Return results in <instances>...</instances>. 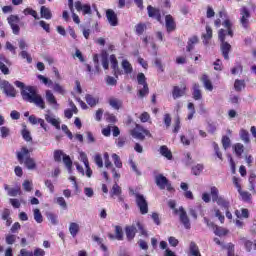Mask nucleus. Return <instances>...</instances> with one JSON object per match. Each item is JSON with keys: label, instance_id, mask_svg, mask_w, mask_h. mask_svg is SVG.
Wrapping results in <instances>:
<instances>
[{"label": "nucleus", "instance_id": "nucleus-1", "mask_svg": "<svg viewBox=\"0 0 256 256\" xmlns=\"http://www.w3.org/2000/svg\"><path fill=\"white\" fill-rule=\"evenodd\" d=\"M14 85L18 87V89H20L23 101H27L28 103H34L36 107H40V109H45V100H43V97L37 91V87L27 86L21 81H15Z\"/></svg>", "mask_w": 256, "mask_h": 256}, {"label": "nucleus", "instance_id": "nucleus-2", "mask_svg": "<svg viewBox=\"0 0 256 256\" xmlns=\"http://www.w3.org/2000/svg\"><path fill=\"white\" fill-rule=\"evenodd\" d=\"M225 29H220L218 32V39L221 41V52L224 57L228 61L229 59V51H231V44L225 42V37L229 35V37H233V24L230 20H225L222 23Z\"/></svg>", "mask_w": 256, "mask_h": 256}, {"label": "nucleus", "instance_id": "nucleus-3", "mask_svg": "<svg viewBox=\"0 0 256 256\" xmlns=\"http://www.w3.org/2000/svg\"><path fill=\"white\" fill-rule=\"evenodd\" d=\"M17 159L19 163H24L25 167L30 171L37 168V163H35V159L29 156V149L27 147H23L20 152H17Z\"/></svg>", "mask_w": 256, "mask_h": 256}, {"label": "nucleus", "instance_id": "nucleus-4", "mask_svg": "<svg viewBox=\"0 0 256 256\" xmlns=\"http://www.w3.org/2000/svg\"><path fill=\"white\" fill-rule=\"evenodd\" d=\"M137 82H138V97L139 99H144L149 95V85L147 84V78L145 74L139 73L137 75Z\"/></svg>", "mask_w": 256, "mask_h": 256}, {"label": "nucleus", "instance_id": "nucleus-5", "mask_svg": "<svg viewBox=\"0 0 256 256\" xmlns=\"http://www.w3.org/2000/svg\"><path fill=\"white\" fill-rule=\"evenodd\" d=\"M133 125L135 126V128L131 129L129 133L134 139H139L140 141H143V139H145V135L147 137H151V132H149V130L142 128L141 125L137 123H133Z\"/></svg>", "mask_w": 256, "mask_h": 256}, {"label": "nucleus", "instance_id": "nucleus-6", "mask_svg": "<svg viewBox=\"0 0 256 256\" xmlns=\"http://www.w3.org/2000/svg\"><path fill=\"white\" fill-rule=\"evenodd\" d=\"M210 194L212 196V201L217 203L220 207L224 209H229V202L225 200L222 196H219V189L215 186L210 188Z\"/></svg>", "mask_w": 256, "mask_h": 256}, {"label": "nucleus", "instance_id": "nucleus-7", "mask_svg": "<svg viewBox=\"0 0 256 256\" xmlns=\"http://www.w3.org/2000/svg\"><path fill=\"white\" fill-rule=\"evenodd\" d=\"M0 89L7 97H17V90L7 80L0 81Z\"/></svg>", "mask_w": 256, "mask_h": 256}, {"label": "nucleus", "instance_id": "nucleus-8", "mask_svg": "<svg viewBox=\"0 0 256 256\" xmlns=\"http://www.w3.org/2000/svg\"><path fill=\"white\" fill-rule=\"evenodd\" d=\"M136 197V205L138 209H140L141 215H147L149 213V205L147 204V200L145 196L141 194H135Z\"/></svg>", "mask_w": 256, "mask_h": 256}, {"label": "nucleus", "instance_id": "nucleus-9", "mask_svg": "<svg viewBox=\"0 0 256 256\" xmlns=\"http://www.w3.org/2000/svg\"><path fill=\"white\" fill-rule=\"evenodd\" d=\"M156 185L159 187V189H167V191H173L171 182H169L167 177L163 176V174L156 176Z\"/></svg>", "mask_w": 256, "mask_h": 256}, {"label": "nucleus", "instance_id": "nucleus-10", "mask_svg": "<svg viewBox=\"0 0 256 256\" xmlns=\"http://www.w3.org/2000/svg\"><path fill=\"white\" fill-rule=\"evenodd\" d=\"M179 213V219L180 223L186 228L191 229V220H189V216H187V211H185V208L181 206L178 210H176V213Z\"/></svg>", "mask_w": 256, "mask_h": 256}, {"label": "nucleus", "instance_id": "nucleus-11", "mask_svg": "<svg viewBox=\"0 0 256 256\" xmlns=\"http://www.w3.org/2000/svg\"><path fill=\"white\" fill-rule=\"evenodd\" d=\"M7 21L14 35H19V31H21V28H19V21H21V19L17 15H10L7 18Z\"/></svg>", "mask_w": 256, "mask_h": 256}, {"label": "nucleus", "instance_id": "nucleus-12", "mask_svg": "<svg viewBox=\"0 0 256 256\" xmlns=\"http://www.w3.org/2000/svg\"><path fill=\"white\" fill-rule=\"evenodd\" d=\"M76 11L82 12V15H91L93 10L91 9V4H82L81 1H76L74 3Z\"/></svg>", "mask_w": 256, "mask_h": 256}, {"label": "nucleus", "instance_id": "nucleus-13", "mask_svg": "<svg viewBox=\"0 0 256 256\" xmlns=\"http://www.w3.org/2000/svg\"><path fill=\"white\" fill-rule=\"evenodd\" d=\"M79 160L82 161V163L85 165L86 177L91 179L93 170H91V167L89 166V159L87 158V154L85 152H79Z\"/></svg>", "mask_w": 256, "mask_h": 256}, {"label": "nucleus", "instance_id": "nucleus-14", "mask_svg": "<svg viewBox=\"0 0 256 256\" xmlns=\"http://www.w3.org/2000/svg\"><path fill=\"white\" fill-rule=\"evenodd\" d=\"M106 19L109 23V25H111V27H117V25H119V20L117 19V14L115 13V11L108 9L106 11Z\"/></svg>", "mask_w": 256, "mask_h": 256}, {"label": "nucleus", "instance_id": "nucleus-15", "mask_svg": "<svg viewBox=\"0 0 256 256\" xmlns=\"http://www.w3.org/2000/svg\"><path fill=\"white\" fill-rule=\"evenodd\" d=\"M45 99L47 103H49L52 107H59V103H57V98L51 90H46Z\"/></svg>", "mask_w": 256, "mask_h": 256}, {"label": "nucleus", "instance_id": "nucleus-16", "mask_svg": "<svg viewBox=\"0 0 256 256\" xmlns=\"http://www.w3.org/2000/svg\"><path fill=\"white\" fill-rule=\"evenodd\" d=\"M45 119L47 123H50V125H53L56 129H61V122L59 119L55 118V115L53 114H45Z\"/></svg>", "mask_w": 256, "mask_h": 256}, {"label": "nucleus", "instance_id": "nucleus-17", "mask_svg": "<svg viewBox=\"0 0 256 256\" xmlns=\"http://www.w3.org/2000/svg\"><path fill=\"white\" fill-rule=\"evenodd\" d=\"M7 65H9V59L5 58V56L3 55H0V71L4 75H9V68L7 67Z\"/></svg>", "mask_w": 256, "mask_h": 256}, {"label": "nucleus", "instance_id": "nucleus-18", "mask_svg": "<svg viewBox=\"0 0 256 256\" xmlns=\"http://www.w3.org/2000/svg\"><path fill=\"white\" fill-rule=\"evenodd\" d=\"M147 10H148L149 17H152L157 21H161V12L159 11V9L154 8L153 6H148Z\"/></svg>", "mask_w": 256, "mask_h": 256}, {"label": "nucleus", "instance_id": "nucleus-19", "mask_svg": "<svg viewBox=\"0 0 256 256\" xmlns=\"http://www.w3.org/2000/svg\"><path fill=\"white\" fill-rule=\"evenodd\" d=\"M187 87L185 85H182L181 87L175 86L172 92L173 99H179V97H183L185 95V90Z\"/></svg>", "mask_w": 256, "mask_h": 256}, {"label": "nucleus", "instance_id": "nucleus-20", "mask_svg": "<svg viewBox=\"0 0 256 256\" xmlns=\"http://www.w3.org/2000/svg\"><path fill=\"white\" fill-rule=\"evenodd\" d=\"M241 24L243 27H247L248 23H249V17H251V14L249 13V10H247V8L243 7L241 9Z\"/></svg>", "mask_w": 256, "mask_h": 256}, {"label": "nucleus", "instance_id": "nucleus-21", "mask_svg": "<svg viewBox=\"0 0 256 256\" xmlns=\"http://www.w3.org/2000/svg\"><path fill=\"white\" fill-rule=\"evenodd\" d=\"M165 23L168 32L175 31V20L173 19V16L166 15Z\"/></svg>", "mask_w": 256, "mask_h": 256}, {"label": "nucleus", "instance_id": "nucleus-22", "mask_svg": "<svg viewBox=\"0 0 256 256\" xmlns=\"http://www.w3.org/2000/svg\"><path fill=\"white\" fill-rule=\"evenodd\" d=\"M136 233H137V227H135V225L126 227V237L128 241H133V239H135Z\"/></svg>", "mask_w": 256, "mask_h": 256}, {"label": "nucleus", "instance_id": "nucleus-23", "mask_svg": "<svg viewBox=\"0 0 256 256\" xmlns=\"http://www.w3.org/2000/svg\"><path fill=\"white\" fill-rule=\"evenodd\" d=\"M199 43V38L197 36H192L188 39L186 51L191 52L195 49V46Z\"/></svg>", "mask_w": 256, "mask_h": 256}, {"label": "nucleus", "instance_id": "nucleus-24", "mask_svg": "<svg viewBox=\"0 0 256 256\" xmlns=\"http://www.w3.org/2000/svg\"><path fill=\"white\" fill-rule=\"evenodd\" d=\"M241 242L243 243L245 250L248 253H251L253 249H256V244H253V241L247 239V238H241Z\"/></svg>", "mask_w": 256, "mask_h": 256}, {"label": "nucleus", "instance_id": "nucleus-25", "mask_svg": "<svg viewBox=\"0 0 256 256\" xmlns=\"http://www.w3.org/2000/svg\"><path fill=\"white\" fill-rule=\"evenodd\" d=\"M235 215L238 219H249V210L247 208H241L235 211Z\"/></svg>", "mask_w": 256, "mask_h": 256}, {"label": "nucleus", "instance_id": "nucleus-26", "mask_svg": "<svg viewBox=\"0 0 256 256\" xmlns=\"http://www.w3.org/2000/svg\"><path fill=\"white\" fill-rule=\"evenodd\" d=\"M85 100H86V103H87L90 107H95V105H97V103H99V98L94 97V96L91 95V94H87V95L85 96Z\"/></svg>", "mask_w": 256, "mask_h": 256}, {"label": "nucleus", "instance_id": "nucleus-27", "mask_svg": "<svg viewBox=\"0 0 256 256\" xmlns=\"http://www.w3.org/2000/svg\"><path fill=\"white\" fill-rule=\"evenodd\" d=\"M201 81L207 91H213V83H211V80H209L207 75L204 74L201 78Z\"/></svg>", "mask_w": 256, "mask_h": 256}, {"label": "nucleus", "instance_id": "nucleus-28", "mask_svg": "<svg viewBox=\"0 0 256 256\" xmlns=\"http://www.w3.org/2000/svg\"><path fill=\"white\" fill-rule=\"evenodd\" d=\"M199 87V84L193 85V99H195V101H199L203 97V95L201 94V89Z\"/></svg>", "mask_w": 256, "mask_h": 256}, {"label": "nucleus", "instance_id": "nucleus-29", "mask_svg": "<svg viewBox=\"0 0 256 256\" xmlns=\"http://www.w3.org/2000/svg\"><path fill=\"white\" fill-rule=\"evenodd\" d=\"M160 154L163 157H166V159H168V160L173 159V154L171 153V150H169V148H167V146L160 147Z\"/></svg>", "mask_w": 256, "mask_h": 256}, {"label": "nucleus", "instance_id": "nucleus-30", "mask_svg": "<svg viewBox=\"0 0 256 256\" xmlns=\"http://www.w3.org/2000/svg\"><path fill=\"white\" fill-rule=\"evenodd\" d=\"M203 37H204V41H203L204 45H208L209 40H211L213 37V30L209 26H206V33L203 34Z\"/></svg>", "mask_w": 256, "mask_h": 256}, {"label": "nucleus", "instance_id": "nucleus-31", "mask_svg": "<svg viewBox=\"0 0 256 256\" xmlns=\"http://www.w3.org/2000/svg\"><path fill=\"white\" fill-rule=\"evenodd\" d=\"M40 14H41V17H43V19H51V17H53L51 10L45 6H42L40 8Z\"/></svg>", "mask_w": 256, "mask_h": 256}, {"label": "nucleus", "instance_id": "nucleus-32", "mask_svg": "<svg viewBox=\"0 0 256 256\" xmlns=\"http://www.w3.org/2000/svg\"><path fill=\"white\" fill-rule=\"evenodd\" d=\"M189 256H201V252H199V247L195 242L190 243V252Z\"/></svg>", "mask_w": 256, "mask_h": 256}, {"label": "nucleus", "instance_id": "nucleus-33", "mask_svg": "<svg viewBox=\"0 0 256 256\" xmlns=\"http://www.w3.org/2000/svg\"><path fill=\"white\" fill-rule=\"evenodd\" d=\"M46 217L52 225H57L59 223L57 214H54L53 212H47Z\"/></svg>", "mask_w": 256, "mask_h": 256}, {"label": "nucleus", "instance_id": "nucleus-34", "mask_svg": "<svg viewBox=\"0 0 256 256\" xmlns=\"http://www.w3.org/2000/svg\"><path fill=\"white\" fill-rule=\"evenodd\" d=\"M53 91L55 93H58L59 95H65L67 93V91L65 90V87H63L59 83H54L53 84Z\"/></svg>", "mask_w": 256, "mask_h": 256}, {"label": "nucleus", "instance_id": "nucleus-35", "mask_svg": "<svg viewBox=\"0 0 256 256\" xmlns=\"http://www.w3.org/2000/svg\"><path fill=\"white\" fill-rule=\"evenodd\" d=\"M69 231L72 237H76L77 234L79 233V224L75 222L70 223Z\"/></svg>", "mask_w": 256, "mask_h": 256}, {"label": "nucleus", "instance_id": "nucleus-36", "mask_svg": "<svg viewBox=\"0 0 256 256\" xmlns=\"http://www.w3.org/2000/svg\"><path fill=\"white\" fill-rule=\"evenodd\" d=\"M122 69H124L125 73L129 75L130 73H133V67L131 66V63L127 60L122 61Z\"/></svg>", "mask_w": 256, "mask_h": 256}, {"label": "nucleus", "instance_id": "nucleus-37", "mask_svg": "<svg viewBox=\"0 0 256 256\" xmlns=\"http://www.w3.org/2000/svg\"><path fill=\"white\" fill-rule=\"evenodd\" d=\"M111 197L120 196L121 195V188L119 187V184L117 182L114 183L112 186V189L110 191Z\"/></svg>", "mask_w": 256, "mask_h": 256}, {"label": "nucleus", "instance_id": "nucleus-38", "mask_svg": "<svg viewBox=\"0 0 256 256\" xmlns=\"http://www.w3.org/2000/svg\"><path fill=\"white\" fill-rule=\"evenodd\" d=\"M234 89L235 91H243V89H245V80H235Z\"/></svg>", "mask_w": 256, "mask_h": 256}, {"label": "nucleus", "instance_id": "nucleus-39", "mask_svg": "<svg viewBox=\"0 0 256 256\" xmlns=\"http://www.w3.org/2000/svg\"><path fill=\"white\" fill-rule=\"evenodd\" d=\"M109 105L116 110H119L121 107V101L119 99L116 98H110L109 99Z\"/></svg>", "mask_w": 256, "mask_h": 256}, {"label": "nucleus", "instance_id": "nucleus-40", "mask_svg": "<svg viewBox=\"0 0 256 256\" xmlns=\"http://www.w3.org/2000/svg\"><path fill=\"white\" fill-rule=\"evenodd\" d=\"M55 203L61 207V209L67 210V201L63 197L55 198Z\"/></svg>", "mask_w": 256, "mask_h": 256}, {"label": "nucleus", "instance_id": "nucleus-41", "mask_svg": "<svg viewBox=\"0 0 256 256\" xmlns=\"http://www.w3.org/2000/svg\"><path fill=\"white\" fill-rule=\"evenodd\" d=\"M22 137L24 140L26 141H33V137H31V132H29V130H27V126H24L23 130H22Z\"/></svg>", "mask_w": 256, "mask_h": 256}, {"label": "nucleus", "instance_id": "nucleus-42", "mask_svg": "<svg viewBox=\"0 0 256 256\" xmlns=\"http://www.w3.org/2000/svg\"><path fill=\"white\" fill-rule=\"evenodd\" d=\"M34 220L36 223H43V215L38 208L34 209Z\"/></svg>", "mask_w": 256, "mask_h": 256}, {"label": "nucleus", "instance_id": "nucleus-43", "mask_svg": "<svg viewBox=\"0 0 256 256\" xmlns=\"http://www.w3.org/2000/svg\"><path fill=\"white\" fill-rule=\"evenodd\" d=\"M19 56L22 57V59H26L27 63H33V58L31 57V54H29V52L22 50L19 53Z\"/></svg>", "mask_w": 256, "mask_h": 256}, {"label": "nucleus", "instance_id": "nucleus-44", "mask_svg": "<svg viewBox=\"0 0 256 256\" xmlns=\"http://www.w3.org/2000/svg\"><path fill=\"white\" fill-rule=\"evenodd\" d=\"M0 133H1L2 139H7V137H9V135H11V130L9 128H7L6 126H2V127H0Z\"/></svg>", "mask_w": 256, "mask_h": 256}, {"label": "nucleus", "instance_id": "nucleus-45", "mask_svg": "<svg viewBox=\"0 0 256 256\" xmlns=\"http://www.w3.org/2000/svg\"><path fill=\"white\" fill-rule=\"evenodd\" d=\"M115 236L118 241H123V228L115 226Z\"/></svg>", "mask_w": 256, "mask_h": 256}, {"label": "nucleus", "instance_id": "nucleus-46", "mask_svg": "<svg viewBox=\"0 0 256 256\" xmlns=\"http://www.w3.org/2000/svg\"><path fill=\"white\" fill-rule=\"evenodd\" d=\"M112 159L114 161L115 167H117L118 169H121V167H123V162H121V158L119 157V155L113 154Z\"/></svg>", "mask_w": 256, "mask_h": 256}, {"label": "nucleus", "instance_id": "nucleus-47", "mask_svg": "<svg viewBox=\"0 0 256 256\" xmlns=\"http://www.w3.org/2000/svg\"><path fill=\"white\" fill-rule=\"evenodd\" d=\"M212 146H213V149L215 151V155L218 157V159H220V161H223V154L219 150V144L216 143V142H213Z\"/></svg>", "mask_w": 256, "mask_h": 256}, {"label": "nucleus", "instance_id": "nucleus-48", "mask_svg": "<svg viewBox=\"0 0 256 256\" xmlns=\"http://www.w3.org/2000/svg\"><path fill=\"white\" fill-rule=\"evenodd\" d=\"M110 62L112 69H114V71H117V69L119 68V62L117 61V57L114 54L110 56Z\"/></svg>", "mask_w": 256, "mask_h": 256}, {"label": "nucleus", "instance_id": "nucleus-49", "mask_svg": "<svg viewBox=\"0 0 256 256\" xmlns=\"http://www.w3.org/2000/svg\"><path fill=\"white\" fill-rule=\"evenodd\" d=\"M256 175L251 173L249 176L250 191H255Z\"/></svg>", "mask_w": 256, "mask_h": 256}, {"label": "nucleus", "instance_id": "nucleus-50", "mask_svg": "<svg viewBox=\"0 0 256 256\" xmlns=\"http://www.w3.org/2000/svg\"><path fill=\"white\" fill-rule=\"evenodd\" d=\"M222 145H223V149H225V151H227V149H229V147H231V139L228 136H223L222 137Z\"/></svg>", "mask_w": 256, "mask_h": 256}, {"label": "nucleus", "instance_id": "nucleus-51", "mask_svg": "<svg viewBox=\"0 0 256 256\" xmlns=\"http://www.w3.org/2000/svg\"><path fill=\"white\" fill-rule=\"evenodd\" d=\"M24 15H31L34 19H39L37 15V11L33 10V8H26L23 10Z\"/></svg>", "mask_w": 256, "mask_h": 256}, {"label": "nucleus", "instance_id": "nucleus-52", "mask_svg": "<svg viewBox=\"0 0 256 256\" xmlns=\"http://www.w3.org/2000/svg\"><path fill=\"white\" fill-rule=\"evenodd\" d=\"M63 163L67 169H71V167H73V161H71V157L67 156V154L63 155Z\"/></svg>", "mask_w": 256, "mask_h": 256}, {"label": "nucleus", "instance_id": "nucleus-53", "mask_svg": "<svg viewBox=\"0 0 256 256\" xmlns=\"http://www.w3.org/2000/svg\"><path fill=\"white\" fill-rule=\"evenodd\" d=\"M243 149H244V146L241 143H238L234 146V150L237 157H241V155H243V151H244Z\"/></svg>", "mask_w": 256, "mask_h": 256}, {"label": "nucleus", "instance_id": "nucleus-54", "mask_svg": "<svg viewBox=\"0 0 256 256\" xmlns=\"http://www.w3.org/2000/svg\"><path fill=\"white\" fill-rule=\"evenodd\" d=\"M22 187L24 190H26L27 192H31L33 191V182L29 181V180H25L22 184Z\"/></svg>", "mask_w": 256, "mask_h": 256}, {"label": "nucleus", "instance_id": "nucleus-55", "mask_svg": "<svg viewBox=\"0 0 256 256\" xmlns=\"http://www.w3.org/2000/svg\"><path fill=\"white\" fill-rule=\"evenodd\" d=\"M183 163L186 165V167L193 165V158H191V153H186L185 158L183 159Z\"/></svg>", "mask_w": 256, "mask_h": 256}, {"label": "nucleus", "instance_id": "nucleus-56", "mask_svg": "<svg viewBox=\"0 0 256 256\" xmlns=\"http://www.w3.org/2000/svg\"><path fill=\"white\" fill-rule=\"evenodd\" d=\"M94 162L96 163L97 167H99V169H103V158L100 154L95 155Z\"/></svg>", "mask_w": 256, "mask_h": 256}, {"label": "nucleus", "instance_id": "nucleus-57", "mask_svg": "<svg viewBox=\"0 0 256 256\" xmlns=\"http://www.w3.org/2000/svg\"><path fill=\"white\" fill-rule=\"evenodd\" d=\"M240 137L244 143H249L251 140L249 139V132L246 130H241L240 131Z\"/></svg>", "mask_w": 256, "mask_h": 256}, {"label": "nucleus", "instance_id": "nucleus-58", "mask_svg": "<svg viewBox=\"0 0 256 256\" xmlns=\"http://www.w3.org/2000/svg\"><path fill=\"white\" fill-rule=\"evenodd\" d=\"M38 79H39V81H42V83H44V85H48V87H51V85H53V81L49 80V78H47L43 75H38Z\"/></svg>", "mask_w": 256, "mask_h": 256}, {"label": "nucleus", "instance_id": "nucleus-59", "mask_svg": "<svg viewBox=\"0 0 256 256\" xmlns=\"http://www.w3.org/2000/svg\"><path fill=\"white\" fill-rule=\"evenodd\" d=\"M17 241V236L13 234H8L6 236V243L7 245H13Z\"/></svg>", "mask_w": 256, "mask_h": 256}, {"label": "nucleus", "instance_id": "nucleus-60", "mask_svg": "<svg viewBox=\"0 0 256 256\" xmlns=\"http://www.w3.org/2000/svg\"><path fill=\"white\" fill-rule=\"evenodd\" d=\"M203 171V165L197 164L192 168L193 175H201V172Z\"/></svg>", "mask_w": 256, "mask_h": 256}, {"label": "nucleus", "instance_id": "nucleus-61", "mask_svg": "<svg viewBox=\"0 0 256 256\" xmlns=\"http://www.w3.org/2000/svg\"><path fill=\"white\" fill-rule=\"evenodd\" d=\"M239 194L241 195L243 201H251V193L247 192V191H241L238 190Z\"/></svg>", "mask_w": 256, "mask_h": 256}, {"label": "nucleus", "instance_id": "nucleus-62", "mask_svg": "<svg viewBox=\"0 0 256 256\" xmlns=\"http://www.w3.org/2000/svg\"><path fill=\"white\" fill-rule=\"evenodd\" d=\"M63 155H65V154H63V151H61V150H55L54 151V160L56 161V162H61V157H63Z\"/></svg>", "mask_w": 256, "mask_h": 256}, {"label": "nucleus", "instance_id": "nucleus-63", "mask_svg": "<svg viewBox=\"0 0 256 256\" xmlns=\"http://www.w3.org/2000/svg\"><path fill=\"white\" fill-rule=\"evenodd\" d=\"M84 195H86V197H93L95 195V192L93 191V188L91 187H85L84 188Z\"/></svg>", "mask_w": 256, "mask_h": 256}, {"label": "nucleus", "instance_id": "nucleus-64", "mask_svg": "<svg viewBox=\"0 0 256 256\" xmlns=\"http://www.w3.org/2000/svg\"><path fill=\"white\" fill-rule=\"evenodd\" d=\"M18 256H34L33 252L28 251L27 249H21Z\"/></svg>", "mask_w": 256, "mask_h": 256}]
</instances>
